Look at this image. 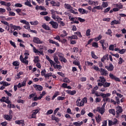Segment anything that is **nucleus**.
<instances>
[{"label": "nucleus", "mask_w": 126, "mask_h": 126, "mask_svg": "<svg viewBox=\"0 0 126 126\" xmlns=\"http://www.w3.org/2000/svg\"><path fill=\"white\" fill-rule=\"evenodd\" d=\"M46 59L50 63V64L51 65H52L54 66V68H59V69H61L62 65L58 64L56 65V63H55L53 60H52L51 58H50V57L48 56V55L46 56Z\"/></svg>", "instance_id": "f257e3e1"}, {"label": "nucleus", "mask_w": 126, "mask_h": 126, "mask_svg": "<svg viewBox=\"0 0 126 126\" xmlns=\"http://www.w3.org/2000/svg\"><path fill=\"white\" fill-rule=\"evenodd\" d=\"M28 59V56H25V58H24L23 57H22V55H21L20 57V60L22 63H25L26 65H28V60L27 59Z\"/></svg>", "instance_id": "f03ea898"}, {"label": "nucleus", "mask_w": 126, "mask_h": 126, "mask_svg": "<svg viewBox=\"0 0 126 126\" xmlns=\"http://www.w3.org/2000/svg\"><path fill=\"white\" fill-rule=\"evenodd\" d=\"M98 86H99L100 87H102V86H103L104 88H107V87H110L111 86V83H108L107 82H105L103 84H101L100 83H97Z\"/></svg>", "instance_id": "7ed1b4c3"}, {"label": "nucleus", "mask_w": 126, "mask_h": 126, "mask_svg": "<svg viewBox=\"0 0 126 126\" xmlns=\"http://www.w3.org/2000/svg\"><path fill=\"white\" fill-rule=\"evenodd\" d=\"M54 29H58L59 28V24L56 22L51 21L49 23Z\"/></svg>", "instance_id": "20e7f679"}, {"label": "nucleus", "mask_w": 126, "mask_h": 126, "mask_svg": "<svg viewBox=\"0 0 126 126\" xmlns=\"http://www.w3.org/2000/svg\"><path fill=\"white\" fill-rule=\"evenodd\" d=\"M33 42L35 44H43V41H41L37 37H34L33 38Z\"/></svg>", "instance_id": "39448f33"}, {"label": "nucleus", "mask_w": 126, "mask_h": 126, "mask_svg": "<svg viewBox=\"0 0 126 126\" xmlns=\"http://www.w3.org/2000/svg\"><path fill=\"white\" fill-rule=\"evenodd\" d=\"M105 111L106 109L105 108H103L100 107L96 108V112H98V113H99V114H101V115H103L104 113H105Z\"/></svg>", "instance_id": "423d86ee"}, {"label": "nucleus", "mask_w": 126, "mask_h": 126, "mask_svg": "<svg viewBox=\"0 0 126 126\" xmlns=\"http://www.w3.org/2000/svg\"><path fill=\"white\" fill-rule=\"evenodd\" d=\"M116 114L118 116L120 115V114H121V113H123V108L122 106H118L116 107Z\"/></svg>", "instance_id": "0eeeda50"}, {"label": "nucleus", "mask_w": 126, "mask_h": 126, "mask_svg": "<svg viewBox=\"0 0 126 126\" xmlns=\"http://www.w3.org/2000/svg\"><path fill=\"white\" fill-rule=\"evenodd\" d=\"M105 81L106 79L103 76H100L99 79L97 80L98 83H101V84H103Z\"/></svg>", "instance_id": "6e6552de"}, {"label": "nucleus", "mask_w": 126, "mask_h": 126, "mask_svg": "<svg viewBox=\"0 0 126 126\" xmlns=\"http://www.w3.org/2000/svg\"><path fill=\"white\" fill-rule=\"evenodd\" d=\"M50 4L52 5V6H57L59 7L61 5V3L59 1H55L54 0H52L50 2Z\"/></svg>", "instance_id": "1a4fd4ad"}, {"label": "nucleus", "mask_w": 126, "mask_h": 126, "mask_svg": "<svg viewBox=\"0 0 126 126\" xmlns=\"http://www.w3.org/2000/svg\"><path fill=\"white\" fill-rule=\"evenodd\" d=\"M15 123L16 125H21L22 126H25V123L24 120H16L15 122Z\"/></svg>", "instance_id": "9d476101"}, {"label": "nucleus", "mask_w": 126, "mask_h": 126, "mask_svg": "<svg viewBox=\"0 0 126 126\" xmlns=\"http://www.w3.org/2000/svg\"><path fill=\"white\" fill-rule=\"evenodd\" d=\"M109 77H110V78H111V79L116 80V81H119V82L121 81V80H120V78L116 77L115 75H114V74H113L112 73L109 74Z\"/></svg>", "instance_id": "9b49d317"}, {"label": "nucleus", "mask_w": 126, "mask_h": 126, "mask_svg": "<svg viewBox=\"0 0 126 126\" xmlns=\"http://www.w3.org/2000/svg\"><path fill=\"white\" fill-rule=\"evenodd\" d=\"M100 71L101 72L100 73L101 75H103L104 76H107V75H108V72L105 69L101 68L100 69Z\"/></svg>", "instance_id": "f8f14e48"}, {"label": "nucleus", "mask_w": 126, "mask_h": 126, "mask_svg": "<svg viewBox=\"0 0 126 126\" xmlns=\"http://www.w3.org/2000/svg\"><path fill=\"white\" fill-rule=\"evenodd\" d=\"M33 87L35 88V90L38 91H42L43 90V87L40 85L35 84L33 85Z\"/></svg>", "instance_id": "ddd939ff"}, {"label": "nucleus", "mask_w": 126, "mask_h": 126, "mask_svg": "<svg viewBox=\"0 0 126 126\" xmlns=\"http://www.w3.org/2000/svg\"><path fill=\"white\" fill-rule=\"evenodd\" d=\"M105 67L109 71H113V70H114V65H113L112 63L109 64V66H105Z\"/></svg>", "instance_id": "4468645a"}, {"label": "nucleus", "mask_w": 126, "mask_h": 126, "mask_svg": "<svg viewBox=\"0 0 126 126\" xmlns=\"http://www.w3.org/2000/svg\"><path fill=\"white\" fill-rule=\"evenodd\" d=\"M42 28H43V29H45V30H47L48 31H51V28H50V27H49V26L46 25V24H45V23H44L42 25Z\"/></svg>", "instance_id": "2eb2a0df"}, {"label": "nucleus", "mask_w": 126, "mask_h": 126, "mask_svg": "<svg viewBox=\"0 0 126 126\" xmlns=\"http://www.w3.org/2000/svg\"><path fill=\"white\" fill-rule=\"evenodd\" d=\"M4 118L7 121H10V120H11V119H12V115H4Z\"/></svg>", "instance_id": "dca6fc26"}, {"label": "nucleus", "mask_w": 126, "mask_h": 126, "mask_svg": "<svg viewBox=\"0 0 126 126\" xmlns=\"http://www.w3.org/2000/svg\"><path fill=\"white\" fill-rule=\"evenodd\" d=\"M100 96L102 97V98H108V97H110L111 96V94L110 93H107L106 94L101 93L100 94Z\"/></svg>", "instance_id": "f3484780"}, {"label": "nucleus", "mask_w": 126, "mask_h": 126, "mask_svg": "<svg viewBox=\"0 0 126 126\" xmlns=\"http://www.w3.org/2000/svg\"><path fill=\"white\" fill-rule=\"evenodd\" d=\"M79 12H80V13H81V14H85V13L86 14H87V13H88V11H86V10H85L83 8H79L78 9Z\"/></svg>", "instance_id": "a211bd4d"}, {"label": "nucleus", "mask_w": 126, "mask_h": 126, "mask_svg": "<svg viewBox=\"0 0 126 126\" xmlns=\"http://www.w3.org/2000/svg\"><path fill=\"white\" fill-rule=\"evenodd\" d=\"M66 92L67 94H69V95H74L76 93L75 91H70V90H67Z\"/></svg>", "instance_id": "6ab92c4d"}, {"label": "nucleus", "mask_w": 126, "mask_h": 126, "mask_svg": "<svg viewBox=\"0 0 126 126\" xmlns=\"http://www.w3.org/2000/svg\"><path fill=\"white\" fill-rule=\"evenodd\" d=\"M53 59H54V61L55 63H57L58 64L61 63V62H60V61H59V58L58 57V56H54L53 57Z\"/></svg>", "instance_id": "aec40b11"}, {"label": "nucleus", "mask_w": 126, "mask_h": 126, "mask_svg": "<svg viewBox=\"0 0 126 126\" xmlns=\"http://www.w3.org/2000/svg\"><path fill=\"white\" fill-rule=\"evenodd\" d=\"M49 43H50V44H55L57 47H60V44H59V43L52 39H49Z\"/></svg>", "instance_id": "412c9836"}, {"label": "nucleus", "mask_w": 126, "mask_h": 126, "mask_svg": "<svg viewBox=\"0 0 126 126\" xmlns=\"http://www.w3.org/2000/svg\"><path fill=\"white\" fill-rule=\"evenodd\" d=\"M68 39H71L72 40H77V39H78V37H77V35H73L72 36H68Z\"/></svg>", "instance_id": "4be33fe9"}, {"label": "nucleus", "mask_w": 126, "mask_h": 126, "mask_svg": "<svg viewBox=\"0 0 126 126\" xmlns=\"http://www.w3.org/2000/svg\"><path fill=\"white\" fill-rule=\"evenodd\" d=\"M64 6L66 9H72V7L69 4L65 3Z\"/></svg>", "instance_id": "5701e85b"}, {"label": "nucleus", "mask_w": 126, "mask_h": 126, "mask_svg": "<svg viewBox=\"0 0 126 126\" xmlns=\"http://www.w3.org/2000/svg\"><path fill=\"white\" fill-rule=\"evenodd\" d=\"M95 120L97 124H99L100 122L102 121V117H101V116H100V115H98L97 117L95 118Z\"/></svg>", "instance_id": "b1692460"}, {"label": "nucleus", "mask_w": 126, "mask_h": 126, "mask_svg": "<svg viewBox=\"0 0 126 126\" xmlns=\"http://www.w3.org/2000/svg\"><path fill=\"white\" fill-rule=\"evenodd\" d=\"M108 112L110 114L113 115V116L116 115V110L114 109H109L108 110Z\"/></svg>", "instance_id": "393cba45"}, {"label": "nucleus", "mask_w": 126, "mask_h": 126, "mask_svg": "<svg viewBox=\"0 0 126 126\" xmlns=\"http://www.w3.org/2000/svg\"><path fill=\"white\" fill-rule=\"evenodd\" d=\"M83 124V122L81 121V122H74L73 123V124L74 125V126H81L82 124Z\"/></svg>", "instance_id": "a878e982"}, {"label": "nucleus", "mask_w": 126, "mask_h": 126, "mask_svg": "<svg viewBox=\"0 0 126 126\" xmlns=\"http://www.w3.org/2000/svg\"><path fill=\"white\" fill-rule=\"evenodd\" d=\"M116 24H120L119 21L114 20L112 21L111 23V25H115Z\"/></svg>", "instance_id": "bb28decb"}, {"label": "nucleus", "mask_w": 126, "mask_h": 126, "mask_svg": "<svg viewBox=\"0 0 126 126\" xmlns=\"http://www.w3.org/2000/svg\"><path fill=\"white\" fill-rule=\"evenodd\" d=\"M115 6H116V7H118V8H119V9H121L122 8H123L124 6L123 5H122L121 4H115Z\"/></svg>", "instance_id": "cd10ccee"}, {"label": "nucleus", "mask_w": 126, "mask_h": 126, "mask_svg": "<svg viewBox=\"0 0 126 126\" xmlns=\"http://www.w3.org/2000/svg\"><path fill=\"white\" fill-rule=\"evenodd\" d=\"M59 60H60L61 62H63V63H67V60L64 58V56L63 57H61V58H60Z\"/></svg>", "instance_id": "c85d7f7f"}, {"label": "nucleus", "mask_w": 126, "mask_h": 126, "mask_svg": "<svg viewBox=\"0 0 126 126\" xmlns=\"http://www.w3.org/2000/svg\"><path fill=\"white\" fill-rule=\"evenodd\" d=\"M76 105L78 107H83V106H84V103L81 100L80 102L77 103Z\"/></svg>", "instance_id": "c756f323"}, {"label": "nucleus", "mask_w": 126, "mask_h": 126, "mask_svg": "<svg viewBox=\"0 0 126 126\" xmlns=\"http://www.w3.org/2000/svg\"><path fill=\"white\" fill-rule=\"evenodd\" d=\"M91 54H92V57L93 59H98V56L95 55V53L94 52V51H92Z\"/></svg>", "instance_id": "7c9ffc66"}, {"label": "nucleus", "mask_w": 126, "mask_h": 126, "mask_svg": "<svg viewBox=\"0 0 126 126\" xmlns=\"http://www.w3.org/2000/svg\"><path fill=\"white\" fill-rule=\"evenodd\" d=\"M12 64L14 66H19V62L18 61H14L13 62Z\"/></svg>", "instance_id": "2f4dec72"}, {"label": "nucleus", "mask_w": 126, "mask_h": 126, "mask_svg": "<svg viewBox=\"0 0 126 126\" xmlns=\"http://www.w3.org/2000/svg\"><path fill=\"white\" fill-rule=\"evenodd\" d=\"M103 102H108L109 103H110V102H111V99L109 97L103 98Z\"/></svg>", "instance_id": "473e14b6"}, {"label": "nucleus", "mask_w": 126, "mask_h": 126, "mask_svg": "<svg viewBox=\"0 0 126 126\" xmlns=\"http://www.w3.org/2000/svg\"><path fill=\"white\" fill-rule=\"evenodd\" d=\"M40 62V60H39V57H35L34 58V59L33 60V63H38V62Z\"/></svg>", "instance_id": "72a5a7b5"}, {"label": "nucleus", "mask_w": 126, "mask_h": 126, "mask_svg": "<svg viewBox=\"0 0 126 126\" xmlns=\"http://www.w3.org/2000/svg\"><path fill=\"white\" fill-rule=\"evenodd\" d=\"M101 6L103 8H106L108 6V2H102V4L101 5Z\"/></svg>", "instance_id": "f704fd0d"}, {"label": "nucleus", "mask_w": 126, "mask_h": 126, "mask_svg": "<svg viewBox=\"0 0 126 126\" xmlns=\"http://www.w3.org/2000/svg\"><path fill=\"white\" fill-rule=\"evenodd\" d=\"M105 33L107 34V35H109V36H110L111 37H112V31L111 30V29H108L107 31V32H106Z\"/></svg>", "instance_id": "c9c22d12"}, {"label": "nucleus", "mask_w": 126, "mask_h": 126, "mask_svg": "<svg viewBox=\"0 0 126 126\" xmlns=\"http://www.w3.org/2000/svg\"><path fill=\"white\" fill-rule=\"evenodd\" d=\"M25 5H27L30 7H32V5H31V3H30L28 0H27V1L25 2Z\"/></svg>", "instance_id": "e433bc0d"}, {"label": "nucleus", "mask_w": 126, "mask_h": 126, "mask_svg": "<svg viewBox=\"0 0 126 126\" xmlns=\"http://www.w3.org/2000/svg\"><path fill=\"white\" fill-rule=\"evenodd\" d=\"M52 77V73L50 72V73L46 74L44 77H45V78L49 79L50 77Z\"/></svg>", "instance_id": "4c0bfd02"}, {"label": "nucleus", "mask_w": 126, "mask_h": 126, "mask_svg": "<svg viewBox=\"0 0 126 126\" xmlns=\"http://www.w3.org/2000/svg\"><path fill=\"white\" fill-rule=\"evenodd\" d=\"M30 23L31 24V25H38L39 22L37 21H35L34 22H30Z\"/></svg>", "instance_id": "58836bf2"}, {"label": "nucleus", "mask_w": 126, "mask_h": 126, "mask_svg": "<svg viewBox=\"0 0 126 126\" xmlns=\"http://www.w3.org/2000/svg\"><path fill=\"white\" fill-rule=\"evenodd\" d=\"M63 81L66 83H69V82H70V80L68 79V78H65L63 79Z\"/></svg>", "instance_id": "ea45409f"}, {"label": "nucleus", "mask_w": 126, "mask_h": 126, "mask_svg": "<svg viewBox=\"0 0 126 126\" xmlns=\"http://www.w3.org/2000/svg\"><path fill=\"white\" fill-rule=\"evenodd\" d=\"M91 32V30H90V29H88L86 32V35L87 36H90V35H91V34L90 33Z\"/></svg>", "instance_id": "a19ab883"}, {"label": "nucleus", "mask_w": 126, "mask_h": 126, "mask_svg": "<svg viewBox=\"0 0 126 126\" xmlns=\"http://www.w3.org/2000/svg\"><path fill=\"white\" fill-rule=\"evenodd\" d=\"M24 27L25 29L29 30V29H30V24L29 23H28V24H26V26H24Z\"/></svg>", "instance_id": "79ce46f5"}, {"label": "nucleus", "mask_w": 126, "mask_h": 126, "mask_svg": "<svg viewBox=\"0 0 126 126\" xmlns=\"http://www.w3.org/2000/svg\"><path fill=\"white\" fill-rule=\"evenodd\" d=\"M102 39V35H99L98 37L94 38V40L96 41H99Z\"/></svg>", "instance_id": "37998d69"}, {"label": "nucleus", "mask_w": 126, "mask_h": 126, "mask_svg": "<svg viewBox=\"0 0 126 126\" xmlns=\"http://www.w3.org/2000/svg\"><path fill=\"white\" fill-rule=\"evenodd\" d=\"M22 36L24 38H30V37H31L30 34L25 33H23Z\"/></svg>", "instance_id": "c03bdc74"}, {"label": "nucleus", "mask_w": 126, "mask_h": 126, "mask_svg": "<svg viewBox=\"0 0 126 126\" xmlns=\"http://www.w3.org/2000/svg\"><path fill=\"white\" fill-rule=\"evenodd\" d=\"M18 29L19 30H21L22 28L20 26H15L14 27V31H15V30H18Z\"/></svg>", "instance_id": "a18cd8bd"}, {"label": "nucleus", "mask_w": 126, "mask_h": 126, "mask_svg": "<svg viewBox=\"0 0 126 126\" xmlns=\"http://www.w3.org/2000/svg\"><path fill=\"white\" fill-rule=\"evenodd\" d=\"M1 22L2 23V24H4V25H6L8 27H9V24L8 23H7V22L5 21H1Z\"/></svg>", "instance_id": "49530a36"}, {"label": "nucleus", "mask_w": 126, "mask_h": 126, "mask_svg": "<svg viewBox=\"0 0 126 126\" xmlns=\"http://www.w3.org/2000/svg\"><path fill=\"white\" fill-rule=\"evenodd\" d=\"M53 112L54 111L53 110V109H50L47 111V112L46 113V115H51L53 114Z\"/></svg>", "instance_id": "de8ad7c7"}, {"label": "nucleus", "mask_w": 126, "mask_h": 126, "mask_svg": "<svg viewBox=\"0 0 126 126\" xmlns=\"http://www.w3.org/2000/svg\"><path fill=\"white\" fill-rule=\"evenodd\" d=\"M76 18V19H78V20H79V21H80V22H85V19H82L80 17Z\"/></svg>", "instance_id": "09e8293b"}, {"label": "nucleus", "mask_w": 126, "mask_h": 126, "mask_svg": "<svg viewBox=\"0 0 126 126\" xmlns=\"http://www.w3.org/2000/svg\"><path fill=\"white\" fill-rule=\"evenodd\" d=\"M44 19H45L46 21H50V20H51V17L46 16L44 17Z\"/></svg>", "instance_id": "8fccbe9b"}, {"label": "nucleus", "mask_w": 126, "mask_h": 126, "mask_svg": "<svg viewBox=\"0 0 126 126\" xmlns=\"http://www.w3.org/2000/svg\"><path fill=\"white\" fill-rule=\"evenodd\" d=\"M20 22L21 23H23V24H28V23H29V22L26 21V20H21V21H20Z\"/></svg>", "instance_id": "3c124183"}, {"label": "nucleus", "mask_w": 126, "mask_h": 126, "mask_svg": "<svg viewBox=\"0 0 126 126\" xmlns=\"http://www.w3.org/2000/svg\"><path fill=\"white\" fill-rule=\"evenodd\" d=\"M58 101H63V100H64V97L63 96H58L57 98Z\"/></svg>", "instance_id": "603ef678"}, {"label": "nucleus", "mask_w": 126, "mask_h": 126, "mask_svg": "<svg viewBox=\"0 0 126 126\" xmlns=\"http://www.w3.org/2000/svg\"><path fill=\"white\" fill-rule=\"evenodd\" d=\"M119 53L122 55L125 54V53H126V49H123L121 50H119Z\"/></svg>", "instance_id": "864d4df0"}, {"label": "nucleus", "mask_w": 126, "mask_h": 126, "mask_svg": "<svg viewBox=\"0 0 126 126\" xmlns=\"http://www.w3.org/2000/svg\"><path fill=\"white\" fill-rule=\"evenodd\" d=\"M46 69H43V70H42V71H41V75L42 76H44V77H45V75H46Z\"/></svg>", "instance_id": "5fc2aeb1"}, {"label": "nucleus", "mask_w": 126, "mask_h": 126, "mask_svg": "<svg viewBox=\"0 0 126 126\" xmlns=\"http://www.w3.org/2000/svg\"><path fill=\"white\" fill-rule=\"evenodd\" d=\"M10 85V84H8L7 82L4 81L3 82V86H9Z\"/></svg>", "instance_id": "6e6d98bb"}, {"label": "nucleus", "mask_w": 126, "mask_h": 126, "mask_svg": "<svg viewBox=\"0 0 126 126\" xmlns=\"http://www.w3.org/2000/svg\"><path fill=\"white\" fill-rule=\"evenodd\" d=\"M10 44L11 45V46H13L14 48H16V45H15V43L13 42L12 41H10Z\"/></svg>", "instance_id": "4d7b16f0"}, {"label": "nucleus", "mask_w": 126, "mask_h": 126, "mask_svg": "<svg viewBox=\"0 0 126 126\" xmlns=\"http://www.w3.org/2000/svg\"><path fill=\"white\" fill-rule=\"evenodd\" d=\"M93 68L96 71H98V70H100V68L98 66H97L94 65Z\"/></svg>", "instance_id": "13d9d810"}, {"label": "nucleus", "mask_w": 126, "mask_h": 126, "mask_svg": "<svg viewBox=\"0 0 126 126\" xmlns=\"http://www.w3.org/2000/svg\"><path fill=\"white\" fill-rule=\"evenodd\" d=\"M108 126H114V122L111 120H109L108 121Z\"/></svg>", "instance_id": "bf43d9fd"}, {"label": "nucleus", "mask_w": 126, "mask_h": 126, "mask_svg": "<svg viewBox=\"0 0 126 126\" xmlns=\"http://www.w3.org/2000/svg\"><path fill=\"white\" fill-rule=\"evenodd\" d=\"M82 102L84 103L85 104V103H87V98L84 97L82 99Z\"/></svg>", "instance_id": "052dcab7"}, {"label": "nucleus", "mask_w": 126, "mask_h": 126, "mask_svg": "<svg viewBox=\"0 0 126 126\" xmlns=\"http://www.w3.org/2000/svg\"><path fill=\"white\" fill-rule=\"evenodd\" d=\"M79 50V49L77 47H74L73 48V51L74 53H77V52H78Z\"/></svg>", "instance_id": "680f3d73"}, {"label": "nucleus", "mask_w": 126, "mask_h": 126, "mask_svg": "<svg viewBox=\"0 0 126 126\" xmlns=\"http://www.w3.org/2000/svg\"><path fill=\"white\" fill-rule=\"evenodd\" d=\"M73 64H75V65H79L80 64V63L78 61H74L73 62Z\"/></svg>", "instance_id": "e2e57ef3"}, {"label": "nucleus", "mask_w": 126, "mask_h": 126, "mask_svg": "<svg viewBox=\"0 0 126 126\" xmlns=\"http://www.w3.org/2000/svg\"><path fill=\"white\" fill-rule=\"evenodd\" d=\"M15 6L16 7H22V4H21V3H16L15 4Z\"/></svg>", "instance_id": "0e129e2a"}, {"label": "nucleus", "mask_w": 126, "mask_h": 126, "mask_svg": "<svg viewBox=\"0 0 126 126\" xmlns=\"http://www.w3.org/2000/svg\"><path fill=\"white\" fill-rule=\"evenodd\" d=\"M40 15H47L48 14V12L45 11H42L40 13Z\"/></svg>", "instance_id": "69168bd1"}, {"label": "nucleus", "mask_w": 126, "mask_h": 126, "mask_svg": "<svg viewBox=\"0 0 126 126\" xmlns=\"http://www.w3.org/2000/svg\"><path fill=\"white\" fill-rule=\"evenodd\" d=\"M109 50L110 51H114V45H111L109 46Z\"/></svg>", "instance_id": "338daca9"}, {"label": "nucleus", "mask_w": 126, "mask_h": 126, "mask_svg": "<svg viewBox=\"0 0 126 126\" xmlns=\"http://www.w3.org/2000/svg\"><path fill=\"white\" fill-rule=\"evenodd\" d=\"M102 126H107V120H105L103 122H102Z\"/></svg>", "instance_id": "774afa93"}]
</instances>
